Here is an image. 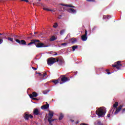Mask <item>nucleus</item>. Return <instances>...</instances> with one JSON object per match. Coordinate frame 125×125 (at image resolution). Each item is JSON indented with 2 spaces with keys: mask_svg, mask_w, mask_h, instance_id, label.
<instances>
[{
  "mask_svg": "<svg viewBox=\"0 0 125 125\" xmlns=\"http://www.w3.org/2000/svg\"><path fill=\"white\" fill-rule=\"evenodd\" d=\"M96 114L99 118L104 117L106 114V109L104 107H100L96 110Z\"/></svg>",
  "mask_w": 125,
  "mask_h": 125,
  "instance_id": "obj_1",
  "label": "nucleus"
},
{
  "mask_svg": "<svg viewBox=\"0 0 125 125\" xmlns=\"http://www.w3.org/2000/svg\"><path fill=\"white\" fill-rule=\"evenodd\" d=\"M57 60L56 58L53 57H51L48 59L47 60V64L49 66H51L52 65H53L54 63H56V62H58L59 61V59L58 58H57Z\"/></svg>",
  "mask_w": 125,
  "mask_h": 125,
  "instance_id": "obj_2",
  "label": "nucleus"
},
{
  "mask_svg": "<svg viewBox=\"0 0 125 125\" xmlns=\"http://www.w3.org/2000/svg\"><path fill=\"white\" fill-rule=\"evenodd\" d=\"M61 78L60 84H63V83H65L67 82H70V78L66 77V75H61Z\"/></svg>",
  "mask_w": 125,
  "mask_h": 125,
  "instance_id": "obj_3",
  "label": "nucleus"
},
{
  "mask_svg": "<svg viewBox=\"0 0 125 125\" xmlns=\"http://www.w3.org/2000/svg\"><path fill=\"white\" fill-rule=\"evenodd\" d=\"M53 111H49L48 116V122L50 125H53L52 123V122H54V121L56 120V119H52V117H53Z\"/></svg>",
  "mask_w": 125,
  "mask_h": 125,
  "instance_id": "obj_4",
  "label": "nucleus"
},
{
  "mask_svg": "<svg viewBox=\"0 0 125 125\" xmlns=\"http://www.w3.org/2000/svg\"><path fill=\"white\" fill-rule=\"evenodd\" d=\"M38 41L36 42V43L35 44L36 47L40 48L42 47H48V45H44V43L41 42V41L39 40H38Z\"/></svg>",
  "mask_w": 125,
  "mask_h": 125,
  "instance_id": "obj_5",
  "label": "nucleus"
},
{
  "mask_svg": "<svg viewBox=\"0 0 125 125\" xmlns=\"http://www.w3.org/2000/svg\"><path fill=\"white\" fill-rule=\"evenodd\" d=\"M122 62L121 61H118L116 62H115V64H113L112 66L115 67L116 68V69H118V70H120L121 68L122 67V66H123V64L121 63Z\"/></svg>",
  "mask_w": 125,
  "mask_h": 125,
  "instance_id": "obj_6",
  "label": "nucleus"
},
{
  "mask_svg": "<svg viewBox=\"0 0 125 125\" xmlns=\"http://www.w3.org/2000/svg\"><path fill=\"white\" fill-rule=\"evenodd\" d=\"M82 40L83 42H85L87 40V31L85 30V34L81 37Z\"/></svg>",
  "mask_w": 125,
  "mask_h": 125,
  "instance_id": "obj_7",
  "label": "nucleus"
},
{
  "mask_svg": "<svg viewBox=\"0 0 125 125\" xmlns=\"http://www.w3.org/2000/svg\"><path fill=\"white\" fill-rule=\"evenodd\" d=\"M16 42L19 43V44H21L22 45H27V42L24 40H21L20 41L19 40H16Z\"/></svg>",
  "mask_w": 125,
  "mask_h": 125,
  "instance_id": "obj_8",
  "label": "nucleus"
},
{
  "mask_svg": "<svg viewBox=\"0 0 125 125\" xmlns=\"http://www.w3.org/2000/svg\"><path fill=\"white\" fill-rule=\"evenodd\" d=\"M24 118L25 120H26V121H28L29 119L30 118L33 119V118H34V116H33V115H32L31 114H29L27 113H25L24 114Z\"/></svg>",
  "mask_w": 125,
  "mask_h": 125,
  "instance_id": "obj_9",
  "label": "nucleus"
},
{
  "mask_svg": "<svg viewBox=\"0 0 125 125\" xmlns=\"http://www.w3.org/2000/svg\"><path fill=\"white\" fill-rule=\"evenodd\" d=\"M33 114L35 116H39V115H41V110L38 108H35L33 110Z\"/></svg>",
  "mask_w": 125,
  "mask_h": 125,
  "instance_id": "obj_10",
  "label": "nucleus"
},
{
  "mask_svg": "<svg viewBox=\"0 0 125 125\" xmlns=\"http://www.w3.org/2000/svg\"><path fill=\"white\" fill-rule=\"evenodd\" d=\"M38 42V40L37 39H33L31 40V42L28 43L27 45H32V44H35L36 45V42Z\"/></svg>",
  "mask_w": 125,
  "mask_h": 125,
  "instance_id": "obj_11",
  "label": "nucleus"
},
{
  "mask_svg": "<svg viewBox=\"0 0 125 125\" xmlns=\"http://www.w3.org/2000/svg\"><path fill=\"white\" fill-rule=\"evenodd\" d=\"M38 42V40L37 39H33L31 40V42L28 43L27 45H32V44H35L36 45V42Z\"/></svg>",
  "mask_w": 125,
  "mask_h": 125,
  "instance_id": "obj_12",
  "label": "nucleus"
},
{
  "mask_svg": "<svg viewBox=\"0 0 125 125\" xmlns=\"http://www.w3.org/2000/svg\"><path fill=\"white\" fill-rule=\"evenodd\" d=\"M123 105L121 104L118 107L116 108V110L114 112L115 115H117L122 110V108H123Z\"/></svg>",
  "mask_w": 125,
  "mask_h": 125,
  "instance_id": "obj_13",
  "label": "nucleus"
},
{
  "mask_svg": "<svg viewBox=\"0 0 125 125\" xmlns=\"http://www.w3.org/2000/svg\"><path fill=\"white\" fill-rule=\"evenodd\" d=\"M29 96L31 98H34V97H37L38 96V93L36 92H33L32 94H29Z\"/></svg>",
  "mask_w": 125,
  "mask_h": 125,
  "instance_id": "obj_14",
  "label": "nucleus"
},
{
  "mask_svg": "<svg viewBox=\"0 0 125 125\" xmlns=\"http://www.w3.org/2000/svg\"><path fill=\"white\" fill-rule=\"evenodd\" d=\"M37 74H38V75L41 76V78L42 80H44L45 79L44 78V77L46 76V72L43 73V74H42V73H37Z\"/></svg>",
  "mask_w": 125,
  "mask_h": 125,
  "instance_id": "obj_15",
  "label": "nucleus"
},
{
  "mask_svg": "<svg viewBox=\"0 0 125 125\" xmlns=\"http://www.w3.org/2000/svg\"><path fill=\"white\" fill-rule=\"evenodd\" d=\"M49 108V104H46L43 105L41 106V109L45 110V109H48Z\"/></svg>",
  "mask_w": 125,
  "mask_h": 125,
  "instance_id": "obj_16",
  "label": "nucleus"
},
{
  "mask_svg": "<svg viewBox=\"0 0 125 125\" xmlns=\"http://www.w3.org/2000/svg\"><path fill=\"white\" fill-rule=\"evenodd\" d=\"M68 12H69V13H76L77 12V11L73 8H69L67 9Z\"/></svg>",
  "mask_w": 125,
  "mask_h": 125,
  "instance_id": "obj_17",
  "label": "nucleus"
},
{
  "mask_svg": "<svg viewBox=\"0 0 125 125\" xmlns=\"http://www.w3.org/2000/svg\"><path fill=\"white\" fill-rule=\"evenodd\" d=\"M71 41V43H76L77 42H78V39L77 38H71V40H70Z\"/></svg>",
  "mask_w": 125,
  "mask_h": 125,
  "instance_id": "obj_18",
  "label": "nucleus"
},
{
  "mask_svg": "<svg viewBox=\"0 0 125 125\" xmlns=\"http://www.w3.org/2000/svg\"><path fill=\"white\" fill-rule=\"evenodd\" d=\"M61 5H62V6H67V7H72V8H76V7H75L74 6H73L72 5L61 4Z\"/></svg>",
  "mask_w": 125,
  "mask_h": 125,
  "instance_id": "obj_19",
  "label": "nucleus"
},
{
  "mask_svg": "<svg viewBox=\"0 0 125 125\" xmlns=\"http://www.w3.org/2000/svg\"><path fill=\"white\" fill-rule=\"evenodd\" d=\"M95 125H104V124H103V123H102V122H101V121L98 120L95 123H94Z\"/></svg>",
  "mask_w": 125,
  "mask_h": 125,
  "instance_id": "obj_20",
  "label": "nucleus"
},
{
  "mask_svg": "<svg viewBox=\"0 0 125 125\" xmlns=\"http://www.w3.org/2000/svg\"><path fill=\"white\" fill-rule=\"evenodd\" d=\"M57 40V38L55 37L54 36H52L51 38H50L49 41L50 42H53L54 41H55Z\"/></svg>",
  "mask_w": 125,
  "mask_h": 125,
  "instance_id": "obj_21",
  "label": "nucleus"
},
{
  "mask_svg": "<svg viewBox=\"0 0 125 125\" xmlns=\"http://www.w3.org/2000/svg\"><path fill=\"white\" fill-rule=\"evenodd\" d=\"M59 78L58 80H52V83H54L55 84H57V83H59V81H60V79Z\"/></svg>",
  "mask_w": 125,
  "mask_h": 125,
  "instance_id": "obj_22",
  "label": "nucleus"
},
{
  "mask_svg": "<svg viewBox=\"0 0 125 125\" xmlns=\"http://www.w3.org/2000/svg\"><path fill=\"white\" fill-rule=\"evenodd\" d=\"M14 38L16 42V40H20V39H21V37L17 35H14Z\"/></svg>",
  "mask_w": 125,
  "mask_h": 125,
  "instance_id": "obj_23",
  "label": "nucleus"
},
{
  "mask_svg": "<svg viewBox=\"0 0 125 125\" xmlns=\"http://www.w3.org/2000/svg\"><path fill=\"white\" fill-rule=\"evenodd\" d=\"M59 64L60 65H62L63 63H64V59L61 58L60 60H59Z\"/></svg>",
  "mask_w": 125,
  "mask_h": 125,
  "instance_id": "obj_24",
  "label": "nucleus"
},
{
  "mask_svg": "<svg viewBox=\"0 0 125 125\" xmlns=\"http://www.w3.org/2000/svg\"><path fill=\"white\" fill-rule=\"evenodd\" d=\"M118 106H119V103L116 102L115 104H113L114 108H118Z\"/></svg>",
  "mask_w": 125,
  "mask_h": 125,
  "instance_id": "obj_25",
  "label": "nucleus"
},
{
  "mask_svg": "<svg viewBox=\"0 0 125 125\" xmlns=\"http://www.w3.org/2000/svg\"><path fill=\"white\" fill-rule=\"evenodd\" d=\"M63 118H64V115H63V114H61L60 115V117L59 118V120L60 121H62V119H63Z\"/></svg>",
  "mask_w": 125,
  "mask_h": 125,
  "instance_id": "obj_26",
  "label": "nucleus"
},
{
  "mask_svg": "<svg viewBox=\"0 0 125 125\" xmlns=\"http://www.w3.org/2000/svg\"><path fill=\"white\" fill-rule=\"evenodd\" d=\"M78 48V45H74L72 46V50L73 51H75L76 49Z\"/></svg>",
  "mask_w": 125,
  "mask_h": 125,
  "instance_id": "obj_27",
  "label": "nucleus"
},
{
  "mask_svg": "<svg viewBox=\"0 0 125 125\" xmlns=\"http://www.w3.org/2000/svg\"><path fill=\"white\" fill-rule=\"evenodd\" d=\"M109 18H111V17L110 16H109L108 15H107L106 16H103L104 19H106V18H107V19H109Z\"/></svg>",
  "mask_w": 125,
  "mask_h": 125,
  "instance_id": "obj_28",
  "label": "nucleus"
},
{
  "mask_svg": "<svg viewBox=\"0 0 125 125\" xmlns=\"http://www.w3.org/2000/svg\"><path fill=\"white\" fill-rule=\"evenodd\" d=\"M8 41H10V42H13V38L8 37L7 39Z\"/></svg>",
  "mask_w": 125,
  "mask_h": 125,
  "instance_id": "obj_29",
  "label": "nucleus"
},
{
  "mask_svg": "<svg viewBox=\"0 0 125 125\" xmlns=\"http://www.w3.org/2000/svg\"><path fill=\"white\" fill-rule=\"evenodd\" d=\"M2 39V37H0V44H1L3 42V40Z\"/></svg>",
  "mask_w": 125,
  "mask_h": 125,
  "instance_id": "obj_30",
  "label": "nucleus"
},
{
  "mask_svg": "<svg viewBox=\"0 0 125 125\" xmlns=\"http://www.w3.org/2000/svg\"><path fill=\"white\" fill-rule=\"evenodd\" d=\"M43 10H46V11H51V10L45 7H43Z\"/></svg>",
  "mask_w": 125,
  "mask_h": 125,
  "instance_id": "obj_31",
  "label": "nucleus"
},
{
  "mask_svg": "<svg viewBox=\"0 0 125 125\" xmlns=\"http://www.w3.org/2000/svg\"><path fill=\"white\" fill-rule=\"evenodd\" d=\"M58 26V24L57 23V22H56L54 23V25L53 26V28H57Z\"/></svg>",
  "mask_w": 125,
  "mask_h": 125,
  "instance_id": "obj_32",
  "label": "nucleus"
},
{
  "mask_svg": "<svg viewBox=\"0 0 125 125\" xmlns=\"http://www.w3.org/2000/svg\"><path fill=\"white\" fill-rule=\"evenodd\" d=\"M50 54H51L52 55H57L58 54L56 52H50Z\"/></svg>",
  "mask_w": 125,
  "mask_h": 125,
  "instance_id": "obj_33",
  "label": "nucleus"
},
{
  "mask_svg": "<svg viewBox=\"0 0 125 125\" xmlns=\"http://www.w3.org/2000/svg\"><path fill=\"white\" fill-rule=\"evenodd\" d=\"M64 32H65V30H64V29L61 30V31H60L61 35H63V34H64Z\"/></svg>",
  "mask_w": 125,
  "mask_h": 125,
  "instance_id": "obj_34",
  "label": "nucleus"
},
{
  "mask_svg": "<svg viewBox=\"0 0 125 125\" xmlns=\"http://www.w3.org/2000/svg\"><path fill=\"white\" fill-rule=\"evenodd\" d=\"M86 1H89L90 2H94L95 1V0H86Z\"/></svg>",
  "mask_w": 125,
  "mask_h": 125,
  "instance_id": "obj_35",
  "label": "nucleus"
},
{
  "mask_svg": "<svg viewBox=\"0 0 125 125\" xmlns=\"http://www.w3.org/2000/svg\"><path fill=\"white\" fill-rule=\"evenodd\" d=\"M106 72L107 73L108 75H110L111 74V72H110L108 69L106 70Z\"/></svg>",
  "mask_w": 125,
  "mask_h": 125,
  "instance_id": "obj_36",
  "label": "nucleus"
},
{
  "mask_svg": "<svg viewBox=\"0 0 125 125\" xmlns=\"http://www.w3.org/2000/svg\"><path fill=\"white\" fill-rule=\"evenodd\" d=\"M21 1H25L26 2H29L28 0H21Z\"/></svg>",
  "mask_w": 125,
  "mask_h": 125,
  "instance_id": "obj_37",
  "label": "nucleus"
},
{
  "mask_svg": "<svg viewBox=\"0 0 125 125\" xmlns=\"http://www.w3.org/2000/svg\"><path fill=\"white\" fill-rule=\"evenodd\" d=\"M62 45L66 46V45H67V43L66 42H64L63 43H62Z\"/></svg>",
  "mask_w": 125,
  "mask_h": 125,
  "instance_id": "obj_38",
  "label": "nucleus"
},
{
  "mask_svg": "<svg viewBox=\"0 0 125 125\" xmlns=\"http://www.w3.org/2000/svg\"><path fill=\"white\" fill-rule=\"evenodd\" d=\"M32 69H33V70H34V71H36V70H37L38 68H37L36 67H32Z\"/></svg>",
  "mask_w": 125,
  "mask_h": 125,
  "instance_id": "obj_39",
  "label": "nucleus"
},
{
  "mask_svg": "<svg viewBox=\"0 0 125 125\" xmlns=\"http://www.w3.org/2000/svg\"><path fill=\"white\" fill-rule=\"evenodd\" d=\"M33 100H39L38 99L36 98H31Z\"/></svg>",
  "mask_w": 125,
  "mask_h": 125,
  "instance_id": "obj_40",
  "label": "nucleus"
},
{
  "mask_svg": "<svg viewBox=\"0 0 125 125\" xmlns=\"http://www.w3.org/2000/svg\"><path fill=\"white\" fill-rule=\"evenodd\" d=\"M41 5H42V6H43V7H44V5H43V3H40Z\"/></svg>",
  "mask_w": 125,
  "mask_h": 125,
  "instance_id": "obj_41",
  "label": "nucleus"
},
{
  "mask_svg": "<svg viewBox=\"0 0 125 125\" xmlns=\"http://www.w3.org/2000/svg\"><path fill=\"white\" fill-rule=\"evenodd\" d=\"M43 93H44V94H45V93H47V91H43Z\"/></svg>",
  "mask_w": 125,
  "mask_h": 125,
  "instance_id": "obj_42",
  "label": "nucleus"
},
{
  "mask_svg": "<svg viewBox=\"0 0 125 125\" xmlns=\"http://www.w3.org/2000/svg\"><path fill=\"white\" fill-rule=\"evenodd\" d=\"M125 108H124L122 110V113H125Z\"/></svg>",
  "mask_w": 125,
  "mask_h": 125,
  "instance_id": "obj_43",
  "label": "nucleus"
},
{
  "mask_svg": "<svg viewBox=\"0 0 125 125\" xmlns=\"http://www.w3.org/2000/svg\"><path fill=\"white\" fill-rule=\"evenodd\" d=\"M95 29H96V27H94L92 29V31H94V30H95Z\"/></svg>",
  "mask_w": 125,
  "mask_h": 125,
  "instance_id": "obj_44",
  "label": "nucleus"
},
{
  "mask_svg": "<svg viewBox=\"0 0 125 125\" xmlns=\"http://www.w3.org/2000/svg\"><path fill=\"white\" fill-rule=\"evenodd\" d=\"M111 116V115L110 114H107V117H108V118H110V116Z\"/></svg>",
  "mask_w": 125,
  "mask_h": 125,
  "instance_id": "obj_45",
  "label": "nucleus"
},
{
  "mask_svg": "<svg viewBox=\"0 0 125 125\" xmlns=\"http://www.w3.org/2000/svg\"><path fill=\"white\" fill-rule=\"evenodd\" d=\"M34 34H38V32H34Z\"/></svg>",
  "mask_w": 125,
  "mask_h": 125,
  "instance_id": "obj_46",
  "label": "nucleus"
},
{
  "mask_svg": "<svg viewBox=\"0 0 125 125\" xmlns=\"http://www.w3.org/2000/svg\"><path fill=\"white\" fill-rule=\"evenodd\" d=\"M37 4H40V3H40V2H37Z\"/></svg>",
  "mask_w": 125,
  "mask_h": 125,
  "instance_id": "obj_47",
  "label": "nucleus"
},
{
  "mask_svg": "<svg viewBox=\"0 0 125 125\" xmlns=\"http://www.w3.org/2000/svg\"><path fill=\"white\" fill-rule=\"evenodd\" d=\"M39 0V1H41L42 0Z\"/></svg>",
  "mask_w": 125,
  "mask_h": 125,
  "instance_id": "obj_48",
  "label": "nucleus"
},
{
  "mask_svg": "<svg viewBox=\"0 0 125 125\" xmlns=\"http://www.w3.org/2000/svg\"><path fill=\"white\" fill-rule=\"evenodd\" d=\"M0 35H2V34H1V33H0Z\"/></svg>",
  "mask_w": 125,
  "mask_h": 125,
  "instance_id": "obj_49",
  "label": "nucleus"
}]
</instances>
